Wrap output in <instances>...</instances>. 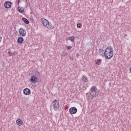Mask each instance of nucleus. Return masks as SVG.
Masks as SVG:
<instances>
[{
	"instance_id": "26",
	"label": "nucleus",
	"mask_w": 131,
	"mask_h": 131,
	"mask_svg": "<svg viewBox=\"0 0 131 131\" xmlns=\"http://www.w3.org/2000/svg\"><path fill=\"white\" fill-rule=\"evenodd\" d=\"M129 71H130V72L131 73V67L129 68Z\"/></svg>"
},
{
	"instance_id": "13",
	"label": "nucleus",
	"mask_w": 131,
	"mask_h": 131,
	"mask_svg": "<svg viewBox=\"0 0 131 131\" xmlns=\"http://www.w3.org/2000/svg\"><path fill=\"white\" fill-rule=\"evenodd\" d=\"M82 81H84V82H88V81H89V79L85 76H83L82 78Z\"/></svg>"
},
{
	"instance_id": "21",
	"label": "nucleus",
	"mask_w": 131,
	"mask_h": 131,
	"mask_svg": "<svg viewBox=\"0 0 131 131\" xmlns=\"http://www.w3.org/2000/svg\"><path fill=\"white\" fill-rule=\"evenodd\" d=\"M77 28H81V24H78L77 25Z\"/></svg>"
},
{
	"instance_id": "5",
	"label": "nucleus",
	"mask_w": 131,
	"mask_h": 131,
	"mask_svg": "<svg viewBox=\"0 0 131 131\" xmlns=\"http://www.w3.org/2000/svg\"><path fill=\"white\" fill-rule=\"evenodd\" d=\"M18 32L19 33L20 36H26V31L23 29V28H20L18 30Z\"/></svg>"
},
{
	"instance_id": "25",
	"label": "nucleus",
	"mask_w": 131,
	"mask_h": 131,
	"mask_svg": "<svg viewBox=\"0 0 131 131\" xmlns=\"http://www.w3.org/2000/svg\"><path fill=\"white\" fill-rule=\"evenodd\" d=\"M31 20H32V21H33V17H32V16L31 17Z\"/></svg>"
},
{
	"instance_id": "6",
	"label": "nucleus",
	"mask_w": 131,
	"mask_h": 131,
	"mask_svg": "<svg viewBox=\"0 0 131 131\" xmlns=\"http://www.w3.org/2000/svg\"><path fill=\"white\" fill-rule=\"evenodd\" d=\"M97 94V92H91L89 94L88 97L89 99H95V97H96V95Z\"/></svg>"
},
{
	"instance_id": "1",
	"label": "nucleus",
	"mask_w": 131,
	"mask_h": 131,
	"mask_svg": "<svg viewBox=\"0 0 131 131\" xmlns=\"http://www.w3.org/2000/svg\"><path fill=\"white\" fill-rule=\"evenodd\" d=\"M114 50L112 46H108L104 51V57L105 59H111L113 58Z\"/></svg>"
},
{
	"instance_id": "9",
	"label": "nucleus",
	"mask_w": 131,
	"mask_h": 131,
	"mask_svg": "<svg viewBox=\"0 0 131 131\" xmlns=\"http://www.w3.org/2000/svg\"><path fill=\"white\" fill-rule=\"evenodd\" d=\"M31 91L28 88H26L24 90V94L26 95H30Z\"/></svg>"
},
{
	"instance_id": "24",
	"label": "nucleus",
	"mask_w": 131,
	"mask_h": 131,
	"mask_svg": "<svg viewBox=\"0 0 131 131\" xmlns=\"http://www.w3.org/2000/svg\"><path fill=\"white\" fill-rule=\"evenodd\" d=\"M3 39V37H2L1 36H0V42H2V39Z\"/></svg>"
},
{
	"instance_id": "18",
	"label": "nucleus",
	"mask_w": 131,
	"mask_h": 131,
	"mask_svg": "<svg viewBox=\"0 0 131 131\" xmlns=\"http://www.w3.org/2000/svg\"><path fill=\"white\" fill-rule=\"evenodd\" d=\"M74 36H72V37H69L68 38V39H69V40H71V41H72V42H74Z\"/></svg>"
},
{
	"instance_id": "14",
	"label": "nucleus",
	"mask_w": 131,
	"mask_h": 131,
	"mask_svg": "<svg viewBox=\"0 0 131 131\" xmlns=\"http://www.w3.org/2000/svg\"><path fill=\"white\" fill-rule=\"evenodd\" d=\"M23 21L25 23V24H29V21H28V19L25 17L22 18Z\"/></svg>"
},
{
	"instance_id": "7",
	"label": "nucleus",
	"mask_w": 131,
	"mask_h": 131,
	"mask_svg": "<svg viewBox=\"0 0 131 131\" xmlns=\"http://www.w3.org/2000/svg\"><path fill=\"white\" fill-rule=\"evenodd\" d=\"M69 112L71 114H75L77 112V108L75 107H71Z\"/></svg>"
},
{
	"instance_id": "22",
	"label": "nucleus",
	"mask_w": 131,
	"mask_h": 131,
	"mask_svg": "<svg viewBox=\"0 0 131 131\" xmlns=\"http://www.w3.org/2000/svg\"><path fill=\"white\" fill-rule=\"evenodd\" d=\"M68 50H71L72 49V47L69 46L67 47Z\"/></svg>"
},
{
	"instance_id": "3",
	"label": "nucleus",
	"mask_w": 131,
	"mask_h": 131,
	"mask_svg": "<svg viewBox=\"0 0 131 131\" xmlns=\"http://www.w3.org/2000/svg\"><path fill=\"white\" fill-rule=\"evenodd\" d=\"M52 107L55 111H58L59 107H60V103L58 100L55 99L53 100L52 102Z\"/></svg>"
},
{
	"instance_id": "2",
	"label": "nucleus",
	"mask_w": 131,
	"mask_h": 131,
	"mask_svg": "<svg viewBox=\"0 0 131 131\" xmlns=\"http://www.w3.org/2000/svg\"><path fill=\"white\" fill-rule=\"evenodd\" d=\"M41 22L43 26L49 30L54 29V26L52 23L49 22V20H47L46 18H41Z\"/></svg>"
},
{
	"instance_id": "16",
	"label": "nucleus",
	"mask_w": 131,
	"mask_h": 131,
	"mask_svg": "<svg viewBox=\"0 0 131 131\" xmlns=\"http://www.w3.org/2000/svg\"><path fill=\"white\" fill-rule=\"evenodd\" d=\"M102 63V59H97V62H96V64H97V65L100 66L101 65V63Z\"/></svg>"
},
{
	"instance_id": "23",
	"label": "nucleus",
	"mask_w": 131,
	"mask_h": 131,
	"mask_svg": "<svg viewBox=\"0 0 131 131\" xmlns=\"http://www.w3.org/2000/svg\"><path fill=\"white\" fill-rule=\"evenodd\" d=\"M76 57L77 58H78V57H79V54L77 53V54H76Z\"/></svg>"
},
{
	"instance_id": "20",
	"label": "nucleus",
	"mask_w": 131,
	"mask_h": 131,
	"mask_svg": "<svg viewBox=\"0 0 131 131\" xmlns=\"http://www.w3.org/2000/svg\"><path fill=\"white\" fill-rule=\"evenodd\" d=\"M8 56H10V57H11V56H12L13 55V53L11 52V51H9L8 52Z\"/></svg>"
},
{
	"instance_id": "17",
	"label": "nucleus",
	"mask_w": 131,
	"mask_h": 131,
	"mask_svg": "<svg viewBox=\"0 0 131 131\" xmlns=\"http://www.w3.org/2000/svg\"><path fill=\"white\" fill-rule=\"evenodd\" d=\"M17 10L18 12H19V13H23V12H24V8H23V7H18Z\"/></svg>"
},
{
	"instance_id": "4",
	"label": "nucleus",
	"mask_w": 131,
	"mask_h": 131,
	"mask_svg": "<svg viewBox=\"0 0 131 131\" xmlns=\"http://www.w3.org/2000/svg\"><path fill=\"white\" fill-rule=\"evenodd\" d=\"M38 80V78L36 76L33 75L31 77L30 81L32 82V83H36L37 82V80Z\"/></svg>"
},
{
	"instance_id": "15",
	"label": "nucleus",
	"mask_w": 131,
	"mask_h": 131,
	"mask_svg": "<svg viewBox=\"0 0 131 131\" xmlns=\"http://www.w3.org/2000/svg\"><path fill=\"white\" fill-rule=\"evenodd\" d=\"M97 87H96L95 86H93L90 90V92H97Z\"/></svg>"
},
{
	"instance_id": "19",
	"label": "nucleus",
	"mask_w": 131,
	"mask_h": 131,
	"mask_svg": "<svg viewBox=\"0 0 131 131\" xmlns=\"http://www.w3.org/2000/svg\"><path fill=\"white\" fill-rule=\"evenodd\" d=\"M66 56H67V54L66 53V52H65V51H63L61 54V57H66Z\"/></svg>"
},
{
	"instance_id": "12",
	"label": "nucleus",
	"mask_w": 131,
	"mask_h": 131,
	"mask_svg": "<svg viewBox=\"0 0 131 131\" xmlns=\"http://www.w3.org/2000/svg\"><path fill=\"white\" fill-rule=\"evenodd\" d=\"M16 122V124H17V125H19V126H20L21 124H23V121H22V120L21 119H17Z\"/></svg>"
},
{
	"instance_id": "27",
	"label": "nucleus",
	"mask_w": 131,
	"mask_h": 131,
	"mask_svg": "<svg viewBox=\"0 0 131 131\" xmlns=\"http://www.w3.org/2000/svg\"><path fill=\"white\" fill-rule=\"evenodd\" d=\"M85 90H86V88H85Z\"/></svg>"
},
{
	"instance_id": "11",
	"label": "nucleus",
	"mask_w": 131,
	"mask_h": 131,
	"mask_svg": "<svg viewBox=\"0 0 131 131\" xmlns=\"http://www.w3.org/2000/svg\"><path fill=\"white\" fill-rule=\"evenodd\" d=\"M24 42V38H23V37H18L17 39V42L18 43H23V42Z\"/></svg>"
},
{
	"instance_id": "10",
	"label": "nucleus",
	"mask_w": 131,
	"mask_h": 131,
	"mask_svg": "<svg viewBox=\"0 0 131 131\" xmlns=\"http://www.w3.org/2000/svg\"><path fill=\"white\" fill-rule=\"evenodd\" d=\"M104 53H105V51H104V50H103V48L99 49V52H98L99 55H100V56H103V55H104Z\"/></svg>"
},
{
	"instance_id": "8",
	"label": "nucleus",
	"mask_w": 131,
	"mask_h": 131,
	"mask_svg": "<svg viewBox=\"0 0 131 131\" xmlns=\"http://www.w3.org/2000/svg\"><path fill=\"white\" fill-rule=\"evenodd\" d=\"M4 7L6 9H11V7H12V3L7 1L4 4Z\"/></svg>"
}]
</instances>
